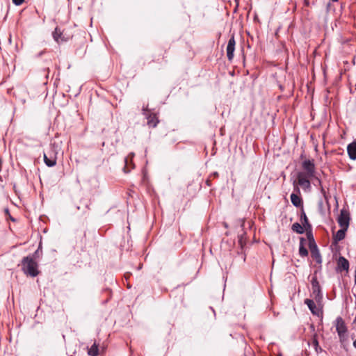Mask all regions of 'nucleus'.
<instances>
[{"label": "nucleus", "instance_id": "obj_1", "mask_svg": "<svg viewBox=\"0 0 356 356\" xmlns=\"http://www.w3.org/2000/svg\"><path fill=\"white\" fill-rule=\"evenodd\" d=\"M22 269L26 275L31 277H35L39 273L38 270V264L31 257H26L22 259Z\"/></svg>", "mask_w": 356, "mask_h": 356}, {"label": "nucleus", "instance_id": "obj_2", "mask_svg": "<svg viewBox=\"0 0 356 356\" xmlns=\"http://www.w3.org/2000/svg\"><path fill=\"white\" fill-rule=\"evenodd\" d=\"M335 326L339 339L342 342L346 338L347 327L344 321L341 316L336 318Z\"/></svg>", "mask_w": 356, "mask_h": 356}, {"label": "nucleus", "instance_id": "obj_3", "mask_svg": "<svg viewBox=\"0 0 356 356\" xmlns=\"http://www.w3.org/2000/svg\"><path fill=\"white\" fill-rule=\"evenodd\" d=\"M303 171L299 173H302L305 176L314 177L315 175V166L314 163L310 160H305L302 162Z\"/></svg>", "mask_w": 356, "mask_h": 356}, {"label": "nucleus", "instance_id": "obj_4", "mask_svg": "<svg viewBox=\"0 0 356 356\" xmlns=\"http://www.w3.org/2000/svg\"><path fill=\"white\" fill-rule=\"evenodd\" d=\"M350 213L349 211L343 208L341 210L340 214L337 218V222L341 227L347 228L349 226Z\"/></svg>", "mask_w": 356, "mask_h": 356}, {"label": "nucleus", "instance_id": "obj_5", "mask_svg": "<svg viewBox=\"0 0 356 356\" xmlns=\"http://www.w3.org/2000/svg\"><path fill=\"white\" fill-rule=\"evenodd\" d=\"M312 296L317 302H320L322 300V294L321 291V286L316 277H313L312 280Z\"/></svg>", "mask_w": 356, "mask_h": 356}, {"label": "nucleus", "instance_id": "obj_6", "mask_svg": "<svg viewBox=\"0 0 356 356\" xmlns=\"http://www.w3.org/2000/svg\"><path fill=\"white\" fill-rule=\"evenodd\" d=\"M297 178H298V185H300L302 188H304V189L310 188L311 184H310L309 180L312 177L305 176L302 173H298Z\"/></svg>", "mask_w": 356, "mask_h": 356}, {"label": "nucleus", "instance_id": "obj_7", "mask_svg": "<svg viewBox=\"0 0 356 356\" xmlns=\"http://www.w3.org/2000/svg\"><path fill=\"white\" fill-rule=\"evenodd\" d=\"M235 39L234 36L232 35L229 39L227 46V56L229 60H232L234 58V52L235 49Z\"/></svg>", "mask_w": 356, "mask_h": 356}, {"label": "nucleus", "instance_id": "obj_8", "mask_svg": "<svg viewBox=\"0 0 356 356\" xmlns=\"http://www.w3.org/2000/svg\"><path fill=\"white\" fill-rule=\"evenodd\" d=\"M305 304L307 305L311 312L316 316H319L321 311L316 305L314 301L310 299H305Z\"/></svg>", "mask_w": 356, "mask_h": 356}, {"label": "nucleus", "instance_id": "obj_9", "mask_svg": "<svg viewBox=\"0 0 356 356\" xmlns=\"http://www.w3.org/2000/svg\"><path fill=\"white\" fill-rule=\"evenodd\" d=\"M337 268L339 270H346L348 271L349 268V262L348 261L344 258L343 257H340L337 261Z\"/></svg>", "mask_w": 356, "mask_h": 356}, {"label": "nucleus", "instance_id": "obj_10", "mask_svg": "<svg viewBox=\"0 0 356 356\" xmlns=\"http://www.w3.org/2000/svg\"><path fill=\"white\" fill-rule=\"evenodd\" d=\"M134 156V153H130L125 159H124V171L125 172H129L131 168H134V165L132 164V159Z\"/></svg>", "mask_w": 356, "mask_h": 356}, {"label": "nucleus", "instance_id": "obj_11", "mask_svg": "<svg viewBox=\"0 0 356 356\" xmlns=\"http://www.w3.org/2000/svg\"><path fill=\"white\" fill-rule=\"evenodd\" d=\"M143 111H144L143 114L145 115H146L147 119V124L149 127H155L158 123V120H157L156 115L147 114V111L145 109H143Z\"/></svg>", "mask_w": 356, "mask_h": 356}, {"label": "nucleus", "instance_id": "obj_12", "mask_svg": "<svg viewBox=\"0 0 356 356\" xmlns=\"http://www.w3.org/2000/svg\"><path fill=\"white\" fill-rule=\"evenodd\" d=\"M347 152L351 160H356V141H353L348 145Z\"/></svg>", "mask_w": 356, "mask_h": 356}, {"label": "nucleus", "instance_id": "obj_13", "mask_svg": "<svg viewBox=\"0 0 356 356\" xmlns=\"http://www.w3.org/2000/svg\"><path fill=\"white\" fill-rule=\"evenodd\" d=\"M291 201L292 204L296 207H299L302 204V199L295 193H292L291 195Z\"/></svg>", "mask_w": 356, "mask_h": 356}, {"label": "nucleus", "instance_id": "obj_14", "mask_svg": "<svg viewBox=\"0 0 356 356\" xmlns=\"http://www.w3.org/2000/svg\"><path fill=\"white\" fill-rule=\"evenodd\" d=\"M347 228L341 227V229L338 230L335 234L334 238L336 241H340L345 238L346 232Z\"/></svg>", "mask_w": 356, "mask_h": 356}, {"label": "nucleus", "instance_id": "obj_15", "mask_svg": "<svg viewBox=\"0 0 356 356\" xmlns=\"http://www.w3.org/2000/svg\"><path fill=\"white\" fill-rule=\"evenodd\" d=\"M300 220H301V222H302V224L303 225V227H305V229L306 230L307 229H311V225L309 224V221H308V218L304 211V210L302 209V213H301V218H300Z\"/></svg>", "mask_w": 356, "mask_h": 356}, {"label": "nucleus", "instance_id": "obj_16", "mask_svg": "<svg viewBox=\"0 0 356 356\" xmlns=\"http://www.w3.org/2000/svg\"><path fill=\"white\" fill-rule=\"evenodd\" d=\"M44 161L47 166L53 167L56 163V156H54L49 158L46 154H44Z\"/></svg>", "mask_w": 356, "mask_h": 356}, {"label": "nucleus", "instance_id": "obj_17", "mask_svg": "<svg viewBox=\"0 0 356 356\" xmlns=\"http://www.w3.org/2000/svg\"><path fill=\"white\" fill-rule=\"evenodd\" d=\"M53 38L55 40V41L58 43H60L65 40V39L62 37L61 31L58 28L55 29V31L53 33Z\"/></svg>", "mask_w": 356, "mask_h": 356}, {"label": "nucleus", "instance_id": "obj_18", "mask_svg": "<svg viewBox=\"0 0 356 356\" xmlns=\"http://www.w3.org/2000/svg\"><path fill=\"white\" fill-rule=\"evenodd\" d=\"M305 239L303 238H300V247H299V254L302 257H306L308 254V251L306 248L304 246Z\"/></svg>", "mask_w": 356, "mask_h": 356}, {"label": "nucleus", "instance_id": "obj_19", "mask_svg": "<svg viewBox=\"0 0 356 356\" xmlns=\"http://www.w3.org/2000/svg\"><path fill=\"white\" fill-rule=\"evenodd\" d=\"M88 354L90 356H97L99 354L98 345L96 343L88 350Z\"/></svg>", "mask_w": 356, "mask_h": 356}, {"label": "nucleus", "instance_id": "obj_20", "mask_svg": "<svg viewBox=\"0 0 356 356\" xmlns=\"http://www.w3.org/2000/svg\"><path fill=\"white\" fill-rule=\"evenodd\" d=\"M304 228L303 225H301L298 222L293 223L291 227L292 230L298 234H303Z\"/></svg>", "mask_w": 356, "mask_h": 356}, {"label": "nucleus", "instance_id": "obj_21", "mask_svg": "<svg viewBox=\"0 0 356 356\" xmlns=\"http://www.w3.org/2000/svg\"><path fill=\"white\" fill-rule=\"evenodd\" d=\"M312 257L316 260V261L318 264H321V256L316 248H315V249L314 250H312Z\"/></svg>", "mask_w": 356, "mask_h": 356}, {"label": "nucleus", "instance_id": "obj_22", "mask_svg": "<svg viewBox=\"0 0 356 356\" xmlns=\"http://www.w3.org/2000/svg\"><path fill=\"white\" fill-rule=\"evenodd\" d=\"M312 343H313V346H314L315 349L317 350V348L318 347V340H317L316 336H314Z\"/></svg>", "mask_w": 356, "mask_h": 356}, {"label": "nucleus", "instance_id": "obj_23", "mask_svg": "<svg viewBox=\"0 0 356 356\" xmlns=\"http://www.w3.org/2000/svg\"><path fill=\"white\" fill-rule=\"evenodd\" d=\"M24 1V0H13V3L16 6H20Z\"/></svg>", "mask_w": 356, "mask_h": 356}, {"label": "nucleus", "instance_id": "obj_24", "mask_svg": "<svg viewBox=\"0 0 356 356\" xmlns=\"http://www.w3.org/2000/svg\"><path fill=\"white\" fill-rule=\"evenodd\" d=\"M353 346L356 348V339L353 342Z\"/></svg>", "mask_w": 356, "mask_h": 356}, {"label": "nucleus", "instance_id": "obj_25", "mask_svg": "<svg viewBox=\"0 0 356 356\" xmlns=\"http://www.w3.org/2000/svg\"><path fill=\"white\" fill-rule=\"evenodd\" d=\"M5 212H6V213L9 214V211H8V209H5Z\"/></svg>", "mask_w": 356, "mask_h": 356}, {"label": "nucleus", "instance_id": "obj_26", "mask_svg": "<svg viewBox=\"0 0 356 356\" xmlns=\"http://www.w3.org/2000/svg\"><path fill=\"white\" fill-rule=\"evenodd\" d=\"M308 237H309V238H310V237H311V238H312V239H313V236H311L310 234H308Z\"/></svg>", "mask_w": 356, "mask_h": 356}, {"label": "nucleus", "instance_id": "obj_27", "mask_svg": "<svg viewBox=\"0 0 356 356\" xmlns=\"http://www.w3.org/2000/svg\"><path fill=\"white\" fill-rule=\"evenodd\" d=\"M308 237H309V238H310V237H311V238H312V239H313V236H311L310 234H308Z\"/></svg>", "mask_w": 356, "mask_h": 356}, {"label": "nucleus", "instance_id": "obj_28", "mask_svg": "<svg viewBox=\"0 0 356 356\" xmlns=\"http://www.w3.org/2000/svg\"><path fill=\"white\" fill-rule=\"evenodd\" d=\"M331 1H333V2H337V1H338L339 0H331Z\"/></svg>", "mask_w": 356, "mask_h": 356}, {"label": "nucleus", "instance_id": "obj_29", "mask_svg": "<svg viewBox=\"0 0 356 356\" xmlns=\"http://www.w3.org/2000/svg\"><path fill=\"white\" fill-rule=\"evenodd\" d=\"M10 219H11L13 221H14V220H14V218H13L11 216H10Z\"/></svg>", "mask_w": 356, "mask_h": 356}, {"label": "nucleus", "instance_id": "obj_30", "mask_svg": "<svg viewBox=\"0 0 356 356\" xmlns=\"http://www.w3.org/2000/svg\"><path fill=\"white\" fill-rule=\"evenodd\" d=\"M354 323H356V316H355V318L354 320Z\"/></svg>", "mask_w": 356, "mask_h": 356}, {"label": "nucleus", "instance_id": "obj_31", "mask_svg": "<svg viewBox=\"0 0 356 356\" xmlns=\"http://www.w3.org/2000/svg\"><path fill=\"white\" fill-rule=\"evenodd\" d=\"M355 282H356V276H355Z\"/></svg>", "mask_w": 356, "mask_h": 356}]
</instances>
